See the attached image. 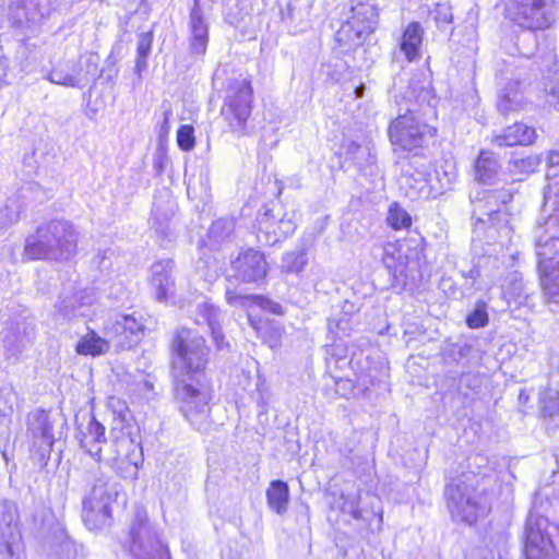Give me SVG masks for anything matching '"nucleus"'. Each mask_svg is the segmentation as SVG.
Instances as JSON below:
<instances>
[{"instance_id":"f257e3e1","label":"nucleus","mask_w":559,"mask_h":559,"mask_svg":"<svg viewBox=\"0 0 559 559\" xmlns=\"http://www.w3.org/2000/svg\"><path fill=\"white\" fill-rule=\"evenodd\" d=\"M170 348L174 389L180 411L195 430L207 431L213 391L205 373L210 348L202 336L185 328L174 334Z\"/></svg>"},{"instance_id":"f03ea898","label":"nucleus","mask_w":559,"mask_h":559,"mask_svg":"<svg viewBox=\"0 0 559 559\" xmlns=\"http://www.w3.org/2000/svg\"><path fill=\"white\" fill-rule=\"evenodd\" d=\"M513 192L510 189L480 190L471 195L472 218L476 233L485 231L489 240L501 243L510 241L514 230L510 203Z\"/></svg>"},{"instance_id":"7ed1b4c3","label":"nucleus","mask_w":559,"mask_h":559,"mask_svg":"<svg viewBox=\"0 0 559 559\" xmlns=\"http://www.w3.org/2000/svg\"><path fill=\"white\" fill-rule=\"evenodd\" d=\"M79 231L70 221L51 219L25 239L26 260L68 261L76 254Z\"/></svg>"},{"instance_id":"20e7f679","label":"nucleus","mask_w":559,"mask_h":559,"mask_svg":"<svg viewBox=\"0 0 559 559\" xmlns=\"http://www.w3.org/2000/svg\"><path fill=\"white\" fill-rule=\"evenodd\" d=\"M106 338H102L94 331L80 338L76 352L81 355H100L112 344L118 349H130L135 346L143 334L144 326L133 314H116L105 325Z\"/></svg>"},{"instance_id":"39448f33","label":"nucleus","mask_w":559,"mask_h":559,"mask_svg":"<svg viewBox=\"0 0 559 559\" xmlns=\"http://www.w3.org/2000/svg\"><path fill=\"white\" fill-rule=\"evenodd\" d=\"M86 480H92V487L82 501V519L90 531L99 530L111 519V503L118 498L120 485L99 468Z\"/></svg>"},{"instance_id":"423d86ee","label":"nucleus","mask_w":559,"mask_h":559,"mask_svg":"<svg viewBox=\"0 0 559 559\" xmlns=\"http://www.w3.org/2000/svg\"><path fill=\"white\" fill-rule=\"evenodd\" d=\"M225 299L229 306L240 308L247 312L250 326L270 348L280 346L281 335L278 330L272 328L267 321L258 318L254 311L261 309L272 314L283 316L284 309L281 304L262 295L242 294L236 288H226Z\"/></svg>"},{"instance_id":"0eeeda50","label":"nucleus","mask_w":559,"mask_h":559,"mask_svg":"<svg viewBox=\"0 0 559 559\" xmlns=\"http://www.w3.org/2000/svg\"><path fill=\"white\" fill-rule=\"evenodd\" d=\"M124 547L133 559H171L168 547L160 540L142 506L134 509Z\"/></svg>"},{"instance_id":"6e6552de","label":"nucleus","mask_w":559,"mask_h":559,"mask_svg":"<svg viewBox=\"0 0 559 559\" xmlns=\"http://www.w3.org/2000/svg\"><path fill=\"white\" fill-rule=\"evenodd\" d=\"M252 110V87L246 79L227 81L221 115L228 131L238 138L250 134L249 118Z\"/></svg>"},{"instance_id":"1a4fd4ad","label":"nucleus","mask_w":559,"mask_h":559,"mask_svg":"<svg viewBox=\"0 0 559 559\" xmlns=\"http://www.w3.org/2000/svg\"><path fill=\"white\" fill-rule=\"evenodd\" d=\"M99 76V56L94 52L81 55L76 60L61 59L47 73L46 79L58 85L84 88L95 84Z\"/></svg>"},{"instance_id":"9d476101","label":"nucleus","mask_w":559,"mask_h":559,"mask_svg":"<svg viewBox=\"0 0 559 559\" xmlns=\"http://www.w3.org/2000/svg\"><path fill=\"white\" fill-rule=\"evenodd\" d=\"M26 436L31 444V456L40 468L47 466L57 440L55 426L57 419L43 408H35L25 418Z\"/></svg>"},{"instance_id":"9b49d317","label":"nucleus","mask_w":559,"mask_h":559,"mask_svg":"<svg viewBox=\"0 0 559 559\" xmlns=\"http://www.w3.org/2000/svg\"><path fill=\"white\" fill-rule=\"evenodd\" d=\"M254 227L261 245L274 246L290 236L297 226L293 212L289 214L280 201H271L259 210Z\"/></svg>"},{"instance_id":"f8f14e48","label":"nucleus","mask_w":559,"mask_h":559,"mask_svg":"<svg viewBox=\"0 0 559 559\" xmlns=\"http://www.w3.org/2000/svg\"><path fill=\"white\" fill-rule=\"evenodd\" d=\"M506 11L522 28L545 29L556 22L558 0H508Z\"/></svg>"},{"instance_id":"ddd939ff","label":"nucleus","mask_w":559,"mask_h":559,"mask_svg":"<svg viewBox=\"0 0 559 559\" xmlns=\"http://www.w3.org/2000/svg\"><path fill=\"white\" fill-rule=\"evenodd\" d=\"M545 206L552 213L534 228V241L538 260L554 258L559 252V180L549 182L544 195Z\"/></svg>"},{"instance_id":"4468645a","label":"nucleus","mask_w":559,"mask_h":559,"mask_svg":"<svg viewBox=\"0 0 559 559\" xmlns=\"http://www.w3.org/2000/svg\"><path fill=\"white\" fill-rule=\"evenodd\" d=\"M415 109H406L389 127V136L393 145L413 151L425 145L435 135L436 130L415 115Z\"/></svg>"},{"instance_id":"2eb2a0df","label":"nucleus","mask_w":559,"mask_h":559,"mask_svg":"<svg viewBox=\"0 0 559 559\" xmlns=\"http://www.w3.org/2000/svg\"><path fill=\"white\" fill-rule=\"evenodd\" d=\"M52 11V0H12L8 19L15 29L35 33L46 23Z\"/></svg>"},{"instance_id":"dca6fc26","label":"nucleus","mask_w":559,"mask_h":559,"mask_svg":"<svg viewBox=\"0 0 559 559\" xmlns=\"http://www.w3.org/2000/svg\"><path fill=\"white\" fill-rule=\"evenodd\" d=\"M549 520L532 509L527 515L524 530L525 559H551L555 547L548 532Z\"/></svg>"},{"instance_id":"f3484780","label":"nucleus","mask_w":559,"mask_h":559,"mask_svg":"<svg viewBox=\"0 0 559 559\" xmlns=\"http://www.w3.org/2000/svg\"><path fill=\"white\" fill-rule=\"evenodd\" d=\"M23 538L17 507L13 501H0V555L2 559H22Z\"/></svg>"},{"instance_id":"a211bd4d","label":"nucleus","mask_w":559,"mask_h":559,"mask_svg":"<svg viewBox=\"0 0 559 559\" xmlns=\"http://www.w3.org/2000/svg\"><path fill=\"white\" fill-rule=\"evenodd\" d=\"M445 496L452 516L464 523L474 524L488 511L483 498L472 495L465 483L448 485Z\"/></svg>"},{"instance_id":"6ab92c4d","label":"nucleus","mask_w":559,"mask_h":559,"mask_svg":"<svg viewBox=\"0 0 559 559\" xmlns=\"http://www.w3.org/2000/svg\"><path fill=\"white\" fill-rule=\"evenodd\" d=\"M377 25L358 19L354 14L347 17L334 36V49L347 53L362 45L365 39L376 31Z\"/></svg>"},{"instance_id":"aec40b11","label":"nucleus","mask_w":559,"mask_h":559,"mask_svg":"<svg viewBox=\"0 0 559 559\" xmlns=\"http://www.w3.org/2000/svg\"><path fill=\"white\" fill-rule=\"evenodd\" d=\"M41 549L49 559H74L78 555L76 543L58 521H55L44 535Z\"/></svg>"},{"instance_id":"412c9836","label":"nucleus","mask_w":559,"mask_h":559,"mask_svg":"<svg viewBox=\"0 0 559 559\" xmlns=\"http://www.w3.org/2000/svg\"><path fill=\"white\" fill-rule=\"evenodd\" d=\"M210 39V23L205 17L200 0H193L189 12L188 44L189 52L194 57L205 55Z\"/></svg>"},{"instance_id":"4be33fe9","label":"nucleus","mask_w":559,"mask_h":559,"mask_svg":"<svg viewBox=\"0 0 559 559\" xmlns=\"http://www.w3.org/2000/svg\"><path fill=\"white\" fill-rule=\"evenodd\" d=\"M176 209L177 204L169 195H166V198L155 197L150 224L162 245L171 242L176 237L173 226Z\"/></svg>"},{"instance_id":"5701e85b","label":"nucleus","mask_w":559,"mask_h":559,"mask_svg":"<svg viewBox=\"0 0 559 559\" xmlns=\"http://www.w3.org/2000/svg\"><path fill=\"white\" fill-rule=\"evenodd\" d=\"M231 270L235 272V276L243 283H259L266 276L267 263L263 253L248 249L231 261Z\"/></svg>"},{"instance_id":"b1692460","label":"nucleus","mask_w":559,"mask_h":559,"mask_svg":"<svg viewBox=\"0 0 559 559\" xmlns=\"http://www.w3.org/2000/svg\"><path fill=\"white\" fill-rule=\"evenodd\" d=\"M35 337L33 322L25 319L10 322L2 331V342L8 357H15Z\"/></svg>"},{"instance_id":"393cba45","label":"nucleus","mask_w":559,"mask_h":559,"mask_svg":"<svg viewBox=\"0 0 559 559\" xmlns=\"http://www.w3.org/2000/svg\"><path fill=\"white\" fill-rule=\"evenodd\" d=\"M537 272L543 300L547 305H559V265L555 258L538 260Z\"/></svg>"},{"instance_id":"a878e982","label":"nucleus","mask_w":559,"mask_h":559,"mask_svg":"<svg viewBox=\"0 0 559 559\" xmlns=\"http://www.w3.org/2000/svg\"><path fill=\"white\" fill-rule=\"evenodd\" d=\"M151 287L158 301H165L175 294V262L171 259L159 260L151 267Z\"/></svg>"},{"instance_id":"bb28decb","label":"nucleus","mask_w":559,"mask_h":559,"mask_svg":"<svg viewBox=\"0 0 559 559\" xmlns=\"http://www.w3.org/2000/svg\"><path fill=\"white\" fill-rule=\"evenodd\" d=\"M76 438L81 448L99 463L102 461V444L107 441L105 427L94 416H90L85 426L79 425Z\"/></svg>"},{"instance_id":"cd10ccee","label":"nucleus","mask_w":559,"mask_h":559,"mask_svg":"<svg viewBox=\"0 0 559 559\" xmlns=\"http://www.w3.org/2000/svg\"><path fill=\"white\" fill-rule=\"evenodd\" d=\"M526 104L521 81L510 80L498 90L496 106L502 116L523 110Z\"/></svg>"},{"instance_id":"c85d7f7f","label":"nucleus","mask_w":559,"mask_h":559,"mask_svg":"<svg viewBox=\"0 0 559 559\" xmlns=\"http://www.w3.org/2000/svg\"><path fill=\"white\" fill-rule=\"evenodd\" d=\"M360 310V304L357 301L344 300L340 309L328 320V330L332 334L341 337L348 335L358 323L357 317Z\"/></svg>"},{"instance_id":"c756f323","label":"nucleus","mask_w":559,"mask_h":559,"mask_svg":"<svg viewBox=\"0 0 559 559\" xmlns=\"http://www.w3.org/2000/svg\"><path fill=\"white\" fill-rule=\"evenodd\" d=\"M282 21L289 32L297 34L309 26L308 5L302 0H278Z\"/></svg>"},{"instance_id":"7c9ffc66","label":"nucleus","mask_w":559,"mask_h":559,"mask_svg":"<svg viewBox=\"0 0 559 559\" xmlns=\"http://www.w3.org/2000/svg\"><path fill=\"white\" fill-rule=\"evenodd\" d=\"M222 310L214 304L204 300L197 305V318L198 324H206L211 331L214 343L218 349L224 347L225 337L222 332Z\"/></svg>"},{"instance_id":"2f4dec72","label":"nucleus","mask_w":559,"mask_h":559,"mask_svg":"<svg viewBox=\"0 0 559 559\" xmlns=\"http://www.w3.org/2000/svg\"><path fill=\"white\" fill-rule=\"evenodd\" d=\"M345 158L350 160L364 176L378 175L376 155L368 145L350 142L346 147Z\"/></svg>"},{"instance_id":"473e14b6","label":"nucleus","mask_w":559,"mask_h":559,"mask_svg":"<svg viewBox=\"0 0 559 559\" xmlns=\"http://www.w3.org/2000/svg\"><path fill=\"white\" fill-rule=\"evenodd\" d=\"M535 129L524 124L514 123L506 128L502 133L492 138V144L498 147L528 145L534 142Z\"/></svg>"},{"instance_id":"72a5a7b5","label":"nucleus","mask_w":559,"mask_h":559,"mask_svg":"<svg viewBox=\"0 0 559 559\" xmlns=\"http://www.w3.org/2000/svg\"><path fill=\"white\" fill-rule=\"evenodd\" d=\"M497 259L490 255H483L473 259L471 263L466 261H460L456 263L457 271L462 278L466 282L463 285L466 289H472L475 287V283L477 280L483 277L484 275L489 276L487 269L491 264H496Z\"/></svg>"},{"instance_id":"f704fd0d","label":"nucleus","mask_w":559,"mask_h":559,"mask_svg":"<svg viewBox=\"0 0 559 559\" xmlns=\"http://www.w3.org/2000/svg\"><path fill=\"white\" fill-rule=\"evenodd\" d=\"M423 36L424 29L418 22L409 23L404 29L400 39L399 51L405 56L408 62L420 58L419 48L423 43Z\"/></svg>"},{"instance_id":"c9c22d12","label":"nucleus","mask_w":559,"mask_h":559,"mask_svg":"<svg viewBox=\"0 0 559 559\" xmlns=\"http://www.w3.org/2000/svg\"><path fill=\"white\" fill-rule=\"evenodd\" d=\"M235 225L233 217H222L213 222L207 231V246L219 249L222 246L231 243L235 238Z\"/></svg>"},{"instance_id":"e433bc0d","label":"nucleus","mask_w":559,"mask_h":559,"mask_svg":"<svg viewBox=\"0 0 559 559\" xmlns=\"http://www.w3.org/2000/svg\"><path fill=\"white\" fill-rule=\"evenodd\" d=\"M475 178L483 183H495L499 178L501 166L497 156L490 151H481L475 162Z\"/></svg>"},{"instance_id":"4c0bfd02","label":"nucleus","mask_w":559,"mask_h":559,"mask_svg":"<svg viewBox=\"0 0 559 559\" xmlns=\"http://www.w3.org/2000/svg\"><path fill=\"white\" fill-rule=\"evenodd\" d=\"M266 502L269 508L276 514L283 515L287 512L289 502V487L286 481L272 480L266 489Z\"/></svg>"},{"instance_id":"58836bf2","label":"nucleus","mask_w":559,"mask_h":559,"mask_svg":"<svg viewBox=\"0 0 559 559\" xmlns=\"http://www.w3.org/2000/svg\"><path fill=\"white\" fill-rule=\"evenodd\" d=\"M153 38V31L142 32L138 35L133 72L136 75L139 83L142 80V74L148 68V57L152 52Z\"/></svg>"},{"instance_id":"ea45409f","label":"nucleus","mask_w":559,"mask_h":559,"mask_svg":"<svg viewBox=\"0 0 559 559\" xmlns=\"http://www.w3.org/2000/svg\"><path fill=\"white\" fill-rule=\"evenodd\" d=\"M391 248H393L391 245L384 248L383 264L391 276L392 287L402 290L406 286V265L401 255L396 259L393 253H390Z\"/></svg>"},{"instance_id":"a19ab883","label":"nucleus","mask_w":559,"mask_h":559,"mask_svg":"<svg viewBox=\"0 0 559 559\" xmlns=\"http://www.w3.org/2000/svg\"><path fill=\"white\" fill-rule=\"evenodd\" d=\"M407 97H414V103H412L407 109H415V115L418 117L421 118L433 114L436 97L431 94L429 88L414 85L411 87Z\"/></svg>"},{"instance_id":"79ce46f5","label":"nucleus","mask_w":559,"mask_h":559,"mask_svg":"<svg viewBox=\"0 0 559 559\" xmlns=\"http://www.w3.org/2000/svg\"><path fill=\"white\" fill-rule=\"evenodd\" d=\"M86 298L87 297H84L82 293L61 297V300L56 305L58 318L72 319L78 316H85L82 308L90 302L85 301Z\"/></svg>"},{"instance_id":"37998d69","label":"nucleus","mask_w":559,"mask_h":559,"mask_svg":"<svg viewBox=\"0 0 559 559\" xmlns=\"http://www.w3.org/2000/svg\"><path fill=\"white\" fill-rule=\"evenodd\" d=\"M349 3L352 14L378 25L381 0H349Z\"/></svg>"},{"instance_id":"c03bdc74","label":"nucleus","mask_w":559,"mask_h":559,"mask_svg":"<svg viewBox=\"0 0 559 559\" xmlns=\"http://www.w3.org/2000/svg\"><path fill=\"white\" fill-rule=\"evenodd\" d=\"M308 264L307 252L304 248L296 249L283 254L281 270L288 274H299Z\"/></svg>"},{"instance_id":"a18cd8bd","label":"nucleus","mask_w":559,"mask_h":559,"mask_svg":"<svg viewBox=\"0 0 559 559\" xmlns=\"http://www.w3.org/2000/svg\"><path fill=\"white\" fill-rule=\"evenodd\" d=\"M488 305L484 300H477L473 310L466 316V324L469 329L485 328L489 323Z\"/></svg>"},{"instance_id":"49530a36","label":"nucleus","mask_w":559,"mask_h":559,"mask_svg":"<svg viewBox=\"0 0 559 559\" xmlns=\"http://www.w3.org/2000/svg\"><path fill=\"white\" fill-rule=\"evenodd\" d=\"M388 224L393 229H403L408 228L412 225V217L407 213L406 210H404L402 206H400L399 203H392L388 211L386 216Z\"/></svg>"},{"instance_id":"de8ad7c7","label":"nucleus","mask_w":559,"mask_h":559,"mask_svg":"<svg viewBox=\"0 0 559 559\" xmlns=\"http://www.w3.org/2000/svg\"><path fill=\"white\" fill-rule=\"evenodd\" d=\"M539 163L536 156L514 157L509 162V170L514 175H528L537 169Z\"/></svg>"},{"instance_id":"09e8293b","label":"nucleus","mask_w":559,"mask_h":559,"mask_svg":"<svg viewBox=\"0 0 559 559\" xmlns=\"http://www.w3.org/2000/svg\"><path fill=\"white\" fill-rule=\"evenodd\" d=\"M539 402L545 417L552 418L559 414V395L557 391L548 390L544 392Z\"/></svg>"},{"instance_id":"8fccbe9b","label":"nucleus","mask_w":559,"mask_h":559,"mask_svg":"<svg viewBox=\"0 0 559 559\" xmlns=\"http://www.w3.org/2000/svg\"><path fill=\"white\" fill-rule=\"evenodd\" d=\"M432 19L435 20L439 29L445 31L453 22L452 8L449 3H437L431 11Z\"/></svg>"},{"instance_id":"3c124183","label":"nucleus","mask_w":559,"mask_h":559,"mask_svg":"<svg viewBox=\"0 0 559 559\" xmlns=\"http://www.w3.org/2000/svg\"><path fill=\"white\" fill-rule=\"evenodd\" d=\"M403 186L409 189L408 195L411 198H416L427 190V180L421 173H418L416 177L404 175Z\"/></svg>"},{"instance_id":"603ef678","label":"nucleus","mask_w":559,"mask_h":559,"mask_svg":"<svg viewBox=\"0 0 559 559\" xmlns=\"http://www.w3.org/2000/svg\"><path fill=\"white\" fill-rule=\"evenodd\" d=\"M14 394L9 389H0V421L11 423Z\"/></svg>"},{"instance_id":"864d4df0","label":"nucleus","mask_w":559,"mask_h":559,"mask_svg":"<svg viewBox=\"0 0 559 559\" xmlns=\"http://www.w3.org/2000/svg\"><path fill=\"white\" fill-rule=\"evenodd\" d=\"M177 143L182 151H191L195 144L194 128L191 124H182L177 131Z\"/></svg>"},{"instance_id":"5fc2aeb1","label":"nucleus","mask_w":559,"mask_h":559,"mask_svg":"<svg viewBox=\"0 0 559 559\" xmlns=\"http://www.w3.org/2000/svg\"><path fill=\"white\" fill-rule=\"evenodd\" d=\"M337 503L343 513L349 514L356 520L361 518V511L358 508V500L355 495L342 493Z\"/></svg>"},{"instance_id":"6e6d98bb","label":"nucleus","mask_w":559,"mask_h":559,"mask_svg":"<svg viewBox=\"0 0 559 559\" xmlns=\"http://www.w3.org/2000/svg\"><path fill=\"white\" fill-rule=\"evenodd\" d=\"M21 197L32 202L41 203L47 199V193L37 182H27L21 189Z\"/></svg>"},{"instance_id":"4d7b16f0","label":"nucleus","mask_w":559,"mask_h":559,"mask_svg":"<svg viewBox=\"0 0 559 559\" xmlns=\"http://www.w3.org/2000/svg\"><path fill=\"white\" fill-rule=\"evenodd\" d=\"M507 294L514 297L515 300H519V302H523L527 299V294L525 292V286L523 283V278L514 274L510 281V284L507 288Z\"/></svg>"},{"instance_id":"13d9d810","label":"nucleus","mask_w":559,"mask_h":559,"mask_svg":"<svg viewBox=\"0 0 559 559\" xmlns=\"http://www.w3.org/2000/svg\"><path fill=\"white\" fill-rule=\"evenodd\" d=\"M537 50L536 37L534 33H526L519 37V51L525 58H531Z\"/></svg>"},{"instance_id":"bf43d9fd","label":"nucleus","mask_w":559,"mask_h":559,"mask_svg":"<svg viewBox=\"0 0 559 559\" xmlns=\"http://www.w3.org/2000/svg\"><path fill=\"white\" fill-rule=\"evenodd\" d=\"M326 358L328 364H331L332 360L335 362L336 368H341L340 364H344L346 360V348L343 344H332L326 348Z\"/></svg>"},{"instance_id":"052dcab7","label":"nucleus","mask_w":559,"mask_h":559,"mask_svg":"<svg viewBox=\"0 0 559 559\" xmlns=\"http://www.w3.org/2000/svg\"><path fill=\"white\" fill-rule=\"evenodd\" d=\"M20 219V212L13 211L9 206L0 209V230Z\"/></svg>"},{"instance_id":"680f3d73","label":"nucleus","mask_w":559,"mask_h":559,"mask_svg":"<svg viewBox=\"0 0 559 559\" xmlns=\"http://www.w3.org/2000/svg\"><path fill=\"white\" fill-rule=\"evenodd\" d=\"M10 424L5 421H0V454L3 455L2 448L9 441L11 436Z\"/></svg>"},{"instance_id":"e2e57ef3","label":"nucleus","mask_w":559,"mask_h":559,"mask_svg":"<svg viewBox=\"0 0 559 559\" xmlns=\"http://www.w3.org/2000/svg\"><path fill=\"white\" fill-rule=\"evenodd\" d=\"M440 285L442 289L452 298H459L462 296V293L459 289L452 287V282L450 278H442Z\"/></svg>"},{"instance_id":"0e129e2a","label":"nucleus","mask_w":559,"mask_h":559,"mask_svg":"<svg viewBox=\"0 0 559 559\" xmlns=\"http://www.w3.org/2000/svg\"><path fill=\"white\" fill-rule=\"evenodd\" d=\"M469 350H471V346L466 345V344H464V345L453 344L452 348L450 349V352L453 353V355H456L459 358L467 356Z\"/></svg>"},{"instance_id":"69168bd1","label":"nucleus","mask_w":559,"mask_h":559,"mask_svg":"<svg viewBox=\"0 0 559 559\" xmlns=\"http://www.w3.org/2000/svg\"><path fill=\"white\" fill-rule=\"evenodd\" d=\"M547 162L550 167L548 174L552 175L554 171H551V169L556 166H559V150L550 151L548 154V157H547ZM555 175L557 176L556 173H555Z\"/></svg>"},{"instance_id":"338daca9","label":"nucleus","mask_w":559,"mask_h":559,"mask_svg":"<svg viewBox=\"0 0 559 559\" xmlns=\"http://www.w3.org/2000/svg\"><path fill=\"white\" fill-rule=\"evenodd\" d=\"M170 116H171L170 110H166L164 112L163 122L160 123V127H159V135L168 134L169 129H170V127H169Z\"/></svg>"},{"instance_id":"774afa93","label":"nucleus","mask_w":559,"mask_h":559,"mask_svg":"<svg viewBox=\"0 0 559 559\" xmlns=\"http://www.w3.org/2000/svg\"><path fill=\"white\" fill-rule=\"evenodd\" d=\"M165 160L166 156L162 153H158L154 156L153 167L156 169L158 174L163 171Z\"/></svg>"}]
</instances>
